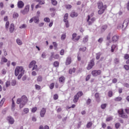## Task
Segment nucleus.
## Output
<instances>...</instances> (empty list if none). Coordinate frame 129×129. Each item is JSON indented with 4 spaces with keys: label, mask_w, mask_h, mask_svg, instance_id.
<instances>
[{
    "label": "nucleus",
    "mask_w": 129,
    "mask_h": 129,
    "mask_svg": "<svg viewBox=\"0 0 129 129\" xmlns=\"http://www.w3.org/2000/svg\"><path fill=\"white\" fill-rule=\"evenodd\" d=\"M10 26V22L9 21H7L6 23V29L9 30V27Z\"/></svg>",
    "instance_id": "nucleus-42"
},
{
    "label": "nucleus",
    "mask_w": 129,
    "mask_h": 129,
    "mask_svg": "<svg viewBox=\"0 0 129 129\" xmlns=\"http://www.w3.org/2000/svg\"><path fill=\"white\" fill-rule=\"evenodd\" d=\"M17 84V81L15 80H13L11 82V85L12 86H15Z\"/></svg>",
    "instance_id": "nucleus-30"
},
{
    "label": "nucleus",
    "mask_w": 129,
    "mask_h": 129,
    "mask_svg": "<svg viewBox=\"0 0 129 129\" xmlns=\"http://www.w3.org/2000/svg\"><path fill=\"white\" fill-rule=\"evenodd\" d=\"M123 86L126 87L127 88H129V84L127 83H125L123 84Z\"/></svg>",
    "instance_id": "nucleus-60"
},
{
    "label": "nucleus",
    "mask_w": 129,
    "mask_h": 129,
    "mask_svg": "<svg viewBox=\"0 0 129 129\" xmlns=\"http://www.w3.org/2000/svg\"><path fill=\"white\" fill-rule=\"evenodd\" d=\"M2 73L3 75H6V74H7V70L5 69L2 70Z\"/></svg>",
    "instance_id": "nucleus-52"
},
{
    "label": "nucleus",
    "mask_w": 129,
    "mask_h": 129,
    "mask_svg": "<svg viewBox=\"0 0 129 129\" xmlns=\"http://www.w3.org/2000/svg\"><path fill=\"white\" fill-rule=\"evenodd\" d=\"M32 112H36V111H37V107H34L33 108H32V110H31Z\"/></svg>",
    "instance_id": "nucleus-51"
},
{
    "label": "nucleus",
    "mask_w": 129,
    "mask_h": 129,
    "mask_svg": "<svg viewBox=\"0 0 129 129\" xmlns=\"http://www.w3.org/2000/svg\"><path fill=\"white\" fill-rule=\"evenodd\" d=\"M5 100H6L5 98H3L0 102V107H2L3 106V104H4V102H5Z\"/></svg>",
    "instance_id": "nucleus-39"
},
{
    "label": "nucleus",
    "mask_w": 129,
    "mask_h": 129,
    "mask_svg": "<svg viewBox=\"0 0 129 129\" xmlns=\"http://www.w3.org/2000/svg\"><path fill=\"white\" fill-rule=\"evenodd\" d=\"M118 112L120 115H121L123 113V109H120L118 111Z\"/></svg>",
    "instance_id": "nucleus-45"
},
{
    "label": "nucleus",
    "mask_w": 129,
    "mask_h": 129,
    "mask_svg": "<svg viewBox=\"0 0 129 129\" xmlns=\"http://www.w3.org/2000/svg\"><path fill=\"white\" fill-rule=\"evenodd\" d=\"M68 13H66L64 16L63 21L66 23V27L68 28L69 27V23H68Z\"/></svg>",
    "instance_id": "nucleus-7"
},
{
    "label": "nucleus",
    "mask_w": 129,
    "mask_h": 129,
    "mask_svg": "<svg viewBox=\"0 0 129 129\" xmlns=\"http://www.w3.org/2000/svg\"><path fill=\"white\" fill-rule=\"evenodd\" d=\"M16 106V105H15V101H14V99H12V110H15V107Z\"/></svg>",
    "instance_id": "nucleus-27"
},
{
    "label": "nucleus",
    "mask_w": 129,
    "mask_h": 129,
    "mask_svg": "<svg viewBox=\"0 0 129 129\" xmlns=\"http://www.w3.org/2000/svg\"><path fill=\"white\" fill-rule=\"evenodd\" d=\"M128 22H129L128 19L125 20L122 24V28H123V27H124L125 28H126V27H127L128 25Z\"/></svg>",
    "instance_id": "nucleus-14"
},
{
    "label": "nucleus",
    "mask_w": 129,
    "mask_h": 129,
    "mask_svg": "<svg viewBox=\"0 0 129 129\" xmlns=\"http://www.w3.org/2000/svg\"><path fill=\"white\" fill-rule=\"evenodd\" d=\"M10 85H11V82L7 81L6 83V87H9V86H10Z\"/></svg>",
    "instance_id": "nucleus-54"
},
{
    "label": "nucleus",
    "mask_w": 129,
    "mask_h": 129,
    "mask_svg": "<svg viewBox=\"0 0 129 129\" xmlns=\"http://www.w3.org/2000/svg\"><path fill=\"white\" fill-rule=\"evenodd\" d=\"M114 62L115 64H118L119 63V59L118 58H115L114 59Z\"/></svg>",
    "instance_id": "nucleus-43"
},
{
    "label": "nucleus",
    "mask_w": 129,
    "mask_h": 129,
    "mask_svg": "<svg viewBox=\"0 0 129 129\" xmlns=\"http://www.w3.org/2000/svg\"><path fill=\"white\" fill-rule=\"evenodd\" d=\"M112 41L113 42H116L118 41V36H117V35H114V36H113Z\"/></svg>",
    "instance_id": "nucleus-24"
},
{
    "label": "nucleus",
    "mask_w": 129,
    "mask_h": 129,
    "mask_svg": "<svg viewBox=\"0 0 129 129\" xmlns=\"http://www.w3.org/2000/svg\"><path fill=\"white\" fill-rule=\"evenodd\" d=\"M95 98H96L97 101H98V102L100 101V100H99V93H95Z\"/></svg>",
    "instance_id": "nucleus-26"
},
{
    "label": "nucleus",
    "mask_w": 129,
    "mask_h": 129,
    "mask_svg": "<svg viewBox=\"0 0 129 129\" xmlns=\"http://www.w3.org/2000/svg\"><path fill=\"white\" fill-rule=\"evenodd\" d=\"M119 126H120V123H116L115 124V127L116 128H119Z\"/></svg>",
    "instance_id": "nucleus-46"
},
{
    "label": "nucleus",
    "mask_w": 129,
    "mask_h": 129,
    "mask_svg": "<svg viewBox=\"0 0 129 129\" xmlns=\"http://www.w3.org/2000/svg\"><path fill=\"white\" fill-rule=\"evenodd\" d=\"M75 71H76V69H75V68H73V69H70L69 73L70 74H72L73 73H75Z\"/></svg>",
    "instance_id": "nucleus-21"
},
{
    "label": "nucleus",
    "mask_w": 129,
    "mask_h": 129,
    "mask_svg": "<svg viewBox=\"0 0 129 129\" xmlns=\"http://www.w3.org/2000/svg\"><path fill=\"white\" fill-rule=\"evenodd\" d=\"M51 4L53 6H57V2L56 0H51Z\"/></svg>",
    "instance_id": "nucleus-38"
},
{
    "label": "nucleus",
    "mask_w": 129,
    "mask_h": 129,
    "mask_svg": "<svg viewBox=\"0 0 129 129\" xmlns=\"http://www.w3.org/2000/svg\"><path fill=\"white\" fill-rule=\"evenodd\" d=\"M107 29V25H103L101 28V31L102 32H104V31H105V30H106Z\"/></svg>",
    "instance_id": "nucleus-25"
},
{
    "label": "nucleus",
    "mask_w": 129,
    "mask_h": 129,
    "mask_svg": "<svg viewBox=\"0 0 129 129\" xmlns=\"http://www.w3.org/2000/svg\"><path fill=\"white\" fill-rule=\"evenodd\" d=\"M94 60H95V59L93 58L90 61V62L88 64V67L87 68V69L88 70H90V69H91L92 68V67H93L94 66Z\"/></svg>",
    "instance_id": "nucleus-6"
},
{
    "label": "nucleus",
    "mask_w": 129,
    "mask_h": 129,
    "mask_svg": "<svg viewBox=\"0 0 129 129\" xmlns=\"http://www.w3.org/2000/svg\"><path fill=\"white\" fill-rule=\"evenodd\" d=\"M8 120L10 124H14V122H15L14 118L11 116L8 117Z\"/></svg>",
    "instance_id": "nucleus-12"
},
{
    "label": "nucleus",
    "mask_w": 129,
    "mask_h": 129,
    "mask_svg": "<svg viewBox=\"0 0 129 129\" xmlns=\"http://www.w3.org/2000/svg\"><path fill=\"white\" fill-rule=\"evenodd\" d=\"M23 111L25 113H29V109L28 108H25L23 110Z\"/></svg>",
    "instance_id": "nucleus-63"
},
{
    "label": "nucleus",
    "mask_w": 129,
    "mask_h": 129,
    "mask_svg": "<svg viewBox=\"0 0 129 129\" xmlns=\"http://www.w3.org/2000/svg\"><path fill=\"white\" fill-rule=\"evenodd\" d=\"M18 17H19V14L18 13H14L13 14V18L14 19H17V18H18Z\"/></svg>",
    "instance_id": "nucleus-44"
},
{
    "label": "nucleus",
    "mask_w": 129,
    "mask_h": 129,
    "mask_svg": "<svg viewBox=\"0 0 129 129\" xmlns=\"http://www.w3.org/2000/svg\"><path fill=\"white\" fill-rule=\"evenodd\" d=\"M55 86V84H54V83H51L50 85H49V88L50 89H53V88H54V86Z\"/></svg>",
    "instance_id": "nucleus-48"
},
{
    "label": "nucleus",
    "mask_w": 129,
    "mask_h": 129,
    "mask_svg": "<svg viewBox=\"0 0 129 129\" xmlns=\"http://www.w3.org/2000/svg\"><path fill=\"white\" fill-rule=\"evenodd\" d=\"M92 75L94 77H96V76H98V75H100L101 74V71L100 70H94L92 71Z\"/></svg>",
    "instance_id": "nucleus-5"
},
{
    "label": "nucleus",
    "mask_w": 129,
    "mask_h": 129,
    "mask_svg": "<svg viewBox=\"0 0 129 129\" xmlns=\"http://www.w3.org/2000/svg\"><path fill=\"white\" fill-rule=\"evenodd\" d=\"M64 81H65V77H61L59 78V82H60V83H64Z\"/></svg>",
    "instance_id": "nucleus-22"
},
{
    "label": "nucleus",
    "mask_w": 129,
    "mask_h": 129,
    "mask_svg": "<svg viewBox=\"0 0 129 129\" xmlns=\"http://www.w3.org/2000/svg\"><path fill=\"white\" fill-rule=\"evenodd\" d=\"M17 6L19 9H23L24 8V6H25V4L22 1H19L18 2Z\"/></svg>",
    "instance_id": "nucleus-11"
},
{
    "label": "nucleus",
    "mask_w": 129,
    "mask_h": 129,
    "mask_svg": "<svg viewBox=\"0 0 129 129\" xmlns=\"http://www.w3.org/2000/svg\"><path fill=\"white\" fill-rule=\"evenodd\" d=\"M28 102V98L26 95H23L21 98L17 99V103L20 104V108H23Z\"/></svg>",
    "instance_id": "nucleus-1"
},
{
    "label": "nucleus",
    "mask_w": 129,
    "mask_h": 129,
    "mask_svg": "<svg viewBox=\"0 0 129 129\" xmlns=\"http://www.w3.org/2000/svg\"><path fill=\"white\" fill-rule=\"evenodd\" d=\"M33 22H34V23H36L38 24V23H39V16L37 17H34L33 18Z\"/></svg>",
    "instance_id": "nucleus-23"
},
{
    "label": "nucleus",
    "mask_w": 129,
    "mask_h": 129,
    "mask_svg": "<svg viewBox=\"0 0 129 129\" xmlns=\"http://www.w3.org/2000/svg\"><path fill=\"white\" fill-rule=\"evenodd\" d=\"M70 16L71 18H76L78 16V13L74 11H72L70 14Z\"/></svg>",
    "instance_id": "nucleus-13"
},
{
    "label": "nucleus",
    "mask_w": 129,
    "mask_h": 129,
    "mask_svg": "<svg viewBox=\"0 0 129 129\" xmlns=\"http://www.w3.org/2000/svg\"><path fill=\"white\" fill-rule=\"evenodd\" d=\"M124 68L125 69L126 71L129 70V65H124Z\"/></svg>",
    "instance_id": "nucleus-59"
},
{
    "label": "nucleus",
    "mask_w": 129,
    "mask_h": 129,
    "mask_svg": "<svg viewBox=\"0 0 129 129\" xmlns=\"http://www.w3.org/2000/svg\"><path fill=\"white\" fill-rule=\"evenodd\" d=\"M108 96L109 97H111L112 96V91H109V92H108Z\"/></svg>",
    "instance_id": "nucleus-62"
},
{
    "label": "nucleus",
    "mask_w": 129,
    "mask_h": 129,
    "mask_svg": "<svg viewBox=\"0 0 129 129\" xmlns=\"http://www.w3.org/2000/svg\"><path fill=\"white\" fill-rule=\"evenodd\" d=\"M44 21L46 23H50V19L49 18H45Z\"/></svg>",
    "instance_id": "nucleus-50"
},
{
    "label": "nucleus",
    "mask_w": 129,
    "mask_h": 129,
    "mask_svg": "<svg viewBox=\"0 0 129 129\" xmlns=\"http://www.w3.org/2000/svg\"><path fill=\"white\" fill-rule=\"evenodd\" d=\"M25 74V70H24V68L23 67H17L15 69V76H18V79L20 80L22 78V76Z\"/></svg>",
    "instance_id": "nucleus-2"
},
{
    "label": "nucleus",
    "mask_w": 129,
    "mask_h": 129,
    "mask_svg": "<svg viewBox=\"0 0 129 129\" xmlns=\"http://www.w3.org/2000/svg\"><path fill=\"white\" fill-rule=\"evenodd\" d=\"M120 116L122 117V118H127V115L124 113H123Z\"/></svg>",
    "instance_id": "nucleus-31"
},
{
    "label": "nucleus",
    "mask_w": 129,
    "mask_h": 129,
    "mask_svg": "<svg viewBox=\"0 0 129 129\" xmlns=\"http://www.w3.org/2000/svg\"><path fill=\"white\" fill-rule=\"evenodd\" d=\"M29 11H30V5H27L23 10L21 11V13H22L23 15H26V14L29 13Z\"/></svg>",
    "instance_id": "nucleus-3"
},
{
    "label": "nucleus",
    "mask_w": 129,
    "mask_h": 129,
    "mask_svg": "<svg viewBox=\"0 0 129 129\" xmlns=\"http://www.w3.org/2000/svg\"><path fill=\"white\" fill-rule=\"evenodd\" d=\"M122 99V98L121 97H116L114 99L115 101H120Z\"/></svg>",
    "instance_id": "nucleus-29"
},
{
    "label": "nucleus",
    "mask_w": 129,
    "mask_h": 129,
    "mask_svg": "<svg viewBox=\"0 0 129 129\" xmlns=\"http://www.w3.org/2000/svg\"><path fill=\"white\" fill-rule=\"evenodd\" d=\"M51 55L50 56V57L49 58V61H52V59H53V58H54V59H59V58L60 57L59 56V54H55L54 56V52H51Z\"/></svg>",
    "instance_id": "nucleus-8"
},
{
    "label": "nucleus",
    "mask_w": 129,
    "mask_h": 129,
    "mask_svg": "<svg viewBox=\"0 0 129 129\" xmlns=\"http://www.w3.org/2000/svg\"><path fill=\"white\" fill-rule=\"evenodd\" d=\"M35 87L36 90H41V87L40 86V85L36 84L35 85Z\"/></svg>",
    "instance_id": "nucleus-37"
},
{
    "label": "nucleus",
    "mask_w": 129,
    "mask_h": 129,
    "mask_svg": "<svg viewBox=\"0 0 129 129\" xmlns=\"http://www.w3.org/2000/svg\"><path fill=\"white\" fill-rule=\"evenodd\" d=\"M106 104H102L101 105V107L102 108V109H105V108L106 107Z\"/></svg>",
    "instance_id": "nucleus-49"
},
{
    "label": "nucleus",
    "mask_w": 129,
    "mask_h": 129,
    "mask_svg": "<svg viewBox=\"0 0 129 129\" xmlns=\"http://www.w3.org/2000/svg\"><path fill=\"white\" fill-rule=\"evenodd\" d=\"M124 59H125L126 60H127V59H128L129 58V55L128 54H125L124 56Z\"/></svg>",
    "instance_id": "nucleus-61"
},
{
    "label": "nucleus",
    "mask_w": 129,
    "mask_h": 129,
    "mask_svg": "<svg viewBox=\"0 0 129 129\" xmlns=\"http://www.w3.org/2000/svg\"><path fill=\"white\" fill-rule=\"evenodd\" d=\"M46 114V108H43L40 111V116L41 117H44L45 116V114Z\"/></svg>",
    "instance_id": "nucleus-9"
},
{
    "label": "nucleus",
    "mask_w": 129,
    "mask_h": 129,
    "mask_svg": "<svg viewBox=\"0 0 129 129\" xmlns=\"http://www.w3.org/2000/svg\"><path fill=\"white\" fill-rule=\"evenodd\" d=\"M116 48V45L115 44H114L113 45H112L111 46V51L112 52H114V49Z\"/></svg>",
    "instance_id": "nucleus-36"
},
{
    "label": "nucleus",
    "mask_w": 129,
    "mask_h": 129,
    "mask_svg": "<svg viewBox=\"0 0 129 129\" xmlns=\"http://www.w3.org/2000/svg\"><path fill=\"white\" fill-rule=\"evenodd\" d=\"M58 97H59L58 96V95H57V94H55L53 96V99H54V100H57V99H58Z\"/></svg>",
    "instance_id": "nucleus-56"
},
{
    "label": "nucleus",
    "mask_w": 129,
    "mask_h": 129,
    "mask_svg": "<svg viewBox=\"0 0 129 129\" xmlns=\"http://www.w3.org/2000/svg\"><path fill=\"white\" fill-rule=\"evenodd\" d=\"M79 39H80V36H78L76 38H75V39H74V41L75 42H77Z\"/></svg>",
    "instance_id": "nucleus-57"
},
{
    "label": "nucleus",
    "mask_w": 129,
    "mask_h": 129,
    "mask_svg": "<svg viewBox=\"0 0 129 129\" xmlns=\"http://www.w3.org/2000/svg\"><path fill=\"white\" fill-rule=\"evenodd\" d=\"M60 39L62 41H64V40L66 39V34H62L61 36Z\"/></svg>",
    "instance_id": "nucleus-40"
},
{
    "label": "nucleus",
    "mask_w": 129,
    "mask_h": 129,
    "mask_svg": "<svg viewBox=\"0 0 129 129\" xmlns=\"http://www.w3.org/2000/svg\"><path fill=\"white\" fill-rule=\"evenodd\" d=\"M96 59L97 60H98L99 58H100V56H101V52H98V53H96Z\"/></svg>",
    "instance_id": "nucleus-35"
},
{
    "label": "nucleus",
    "mask_w": 129,
    "mask_h": 129,
    "mask_svg": "<svg viewBox=\"0 0 129 129\" xmlns=\"http://www.w3.org/2000/svg\"><path fill=\"white\" fill-rule=\"evenodd\" d=\"M86 103H87V105H89V104H90V103H91V99H88L86 101Z\"/></svg>",
    "instance_id": "nucleus-53"
},
{
    "label": "nucleus",
    "mask_w": 129,
    "mask_h": 129,
    "mask_svg": "<svg viewBox=\"0 0 129 129\" xmlns=\"http://www.w3.org/2000/svg\"><path fill=\"white\" fill-rule=\"evenodd\" d=\"M43 80V78L42 77V76H39L38 78H37V81L38 82H42Z\"/></svg>",
    "instance_id": "nucleus-34"
},
{
    "label": "nucleus",
    "mask_w": 129,
    "mask_h": 129,
    "mask_svg": "<svg viewBox=\"0 0 129 129\" xmlns=\"http://www.w3.org/2000/svg\"><path fill=\"white\" fill-rule=\"evenodd\" d=\"M79 99V97L77 96V95H75L73 99L74 103H76V102L78 101Z\"/></svg>",
    "instance_id": "nucleus-20"
},
{
    "label": "nucleus",
    "mask_w": 129,
    "mask_h": 129,
    "mask_svg": "<svg viewBox=\"0 0 129 129\" xmlns=\"http://www.w3.org/2000/svg\"><path fill=\"white\" fill-rule=\"evenodd\" d=\"M92 126V122H89L87 124L86 127H87V128H89L91 127Z\"/></svg>",
    "instance_id": "nucleus-33"
},
{
    "label": "nucleus",
    "mask_w": 129,
    "mask_h": 129,
    "mask_svg": "<svg viewBox=\"0 0 129 129\" xmlns=\"http://www.w3.org/2000/svg\"><path fill=\"white\" fill-rule=\"evenodd\" d=\"M53 66H54V67H58V66H59V62L55 61L53 63Z\"/></svg>",
    "instance_id": "nucleus-47"
},
{
    "label": "nucleus",
    "mask_w": 129,
    "mask_h": 129,
    "mask_svg": "<svg viewBox=\"0 0 129 129\" xmlns=\"http://www.w3.org/2000/svg\"><path fill=\"white\" fill-rule=\"evenodd\" d=\"M98 9H103L104 5H103V3L101 2V1H99L97 3Z\"/></svg>",
    "instance_id": "nucleus-15"
},
{
    "label": "nucleus",
    "mask_w": 129,
    "mask_h": 129,
    "mask_svg": "<svg viewBox=\"0 0 129 129\" xmlns=\"http://www.w3.org/2000/svg\"><path fill=\"white\" fill-rule=\"evenodd\" d=\"M76 95H77V96L79 97H81V96H82V95H83V93L81 91H80V92H78V93L76 94Z\"/></svg>",
    "instance_id": "nucleus-32"
},
{
    "label": "nucleus",
    "mask_w": 129,
    "mask_h": 129,
    "mask_svg": "<svg viewBox=\"0 0 129 129\" xmlns=\"http://www.w3.org/2000/svg\"><path fill=\"white\" fill-rule=\"evenodd\" d=\"M2 61H3L5 63H7V62H8V59L6 57H2Z\"/></svg>",
    "instance_id": "nucleus-55"
},
{
    "label": "nucleus",
    "mask_w": 129,
    "mask_h": 129,
    "mask_svg": "<svg viewBox=\"0 0 129 129\" xmlns=\"http://www.w3.org/2000/svg\"><path fill=\"white\" fill-rule=\"evenodd\" d=\"M71 64V57H68L66 62V65H70Z\"/></svg>",
    "instance_id": "nucleus-16"
},
{
    "label": "nucleus",
    "mask_w": 129,
    "mask_h": 129,
    "mask_svg": "<svg viewBox=\"0 0 129 129\" xmlns=\"http://www.w3.org/2000/svg\"><path fill=\"white\" fill-rule=\"evenodd\" d=\"M16 42L18 44V45H22L23 44V42H22V40H21V39L18 38L16 40Z\"/></svg>",
    "instance_id": "nucleus-28"
},
{
    "label": "nucleus",
    "mask_w": 129,
    "mask_h": 129,
    "mask_svg": "<svg viewBox=\"0 0 129 129\" xmlns=\"http://www.w3.org/2000/svg\"><path fill=\"white\" fill-rule=\"evenodd\" d=\"M41 57L42 58H46V53L45 52H43L42 54H41Z\"/></svg>",
    "instance_id": "nucleus-64"
},
{
    "label": "nucleus",
    "mask_w": 129,
    "mask_h": 129,
    "mask_svg": "<svg viewBox=\"0 0 129 129\" xmlns=\"http://www.w3.org/2000/svg\"><path fill=\"white\" fill-rule=\"evenodd\" d=\"M15 30V25H14L13 23H12L10 27V33H13Z\"/></svg>",
    "instance_id": "nucleus-18"
},
{
    "label": "nucleus",
    "mask_w": 129,
    "mask_h": 129,
    "mask_svg": "<svg viewBox=\"0 0 129 129\" xmlns=\"http://www.w3.org/2000/svg\"><path fill=\"white\" fill-rule=\"evenodd\" d=\"M20 29H26L27 25L25 24H23L22 25L20 26Z\"/></svg>",
    "instance_id": "nucleus-41"
},
{
    "label": "nucleus",
    "mask_w": 129,
    "mask_h": 129,
    "mask_svg": "<svg viewBox=\"0 0 129 129\" xmlns=\"http://www.w3.org/2000/svg\"><path fill=\"white\" fill-rule=\"evenodd\" d=\"M88 42V36H86L84 37L82 43L85 44Z\"/></svg>",
    "instance_id": "nucleus-19"
},
{
    "label": "nucleus",
    "mask_w": 129,
    "mask_h": 129,
    "mask_svg": "<svg viewBox=\"0 0 129 129\" xmlns=\"http://www.w3.org/2000/svg\"><path fill=\"white\" fill-rule=\"evenodd\" d=\"M87 21L88 22L89 25H92V24L95 22V18H91L90 16L88 15Z\"/></svg>",
    "instance_id": "nucleus-4"
},
{
    "label": "nucleus",
    "mask_w": 129,
    "mask_h": 129,
    "mask_svg": "<svg viewBox=\"0 0 129 129\" xmlns=\"http://www.w3.org/2000/svg\"><path fill=\"white\" fill-rule=\"evenodd\" d=\"M105 9H106V5H104V7H103V8L100 9V10L98 11L99 15H102V14L104 13V11H105Z\"/></svg>",
    "instance_id": "nucleus-10"
},
{
    "label": "nucleus",
    "mask_w": 129,
    "mask_h": 129,
    "mask_svg": "<svg viewBox=\"0 0 129 129\" xmlns=\"http://www.w3.org/2000/svg\"><path fill=\"white\" fill-rule=\"evenodd\" d=\"M72 8V6L70 5H68L66 6V9H67V10H70V9H71Z\"/></svg>",
    "instance_id": "nucleus-58"
},
{
    "label": "nucleus",
    "mask_w": 129,
    "mask_h": 129,
    "mask_svg": "<svg viewBox=\"0 0 129 129\" xmlns=\"http://www.w3.org/2000/svg\"><path fill=\"white\" fill-rule=\"evenodd\" d=\"M36 63L37 62L36 60H32L29 65V68H32V67H33V66L34 67Z\"/></svg>",
    "instance_id": "nucleus-17"
}]
</instances>
